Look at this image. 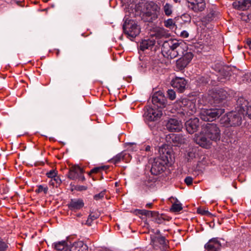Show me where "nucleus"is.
Masks as SVG:
<instances>
[{"label": "nucleus", "mask_w": 251, "mask_h": 251, "mask_svg": "<svg viewBox=\"0 0 251 251\" xmlns=\"http://www.w3.org/2000/svg\"><path fill=\"white\" fill-rule=\"evenodd\" d=\"M172 151L168 148H159V156L154 158L151 169V174L157 176L166 169V166L173 161Z\"/></svg>", "instance_id": "1"}, {"label": "nucleus", "mask_w": 251, "mask_h": 251, "mask_svg": "<svg viewBox=\"0 0 251 251\" xmlns=\"http://www.w3.org/2000/svg\"><path fill=\"white\" fill-rule=\"evenodd\" d=\"M184 46L183 43L175 39L165 41L161 48L162 54L164 57L170 59L181 56L185 51Z\"/></svg>", "instance_id": "2"}, {"label": "nucleus", "mask_w": 251, "mask_h": 251, "mask_svg": "<svg viewBox=\"0 0 251 251\" xmlns=\"http://www.w3.org/2000/svg\"><path fill=\"white\" fill-rule=\"evenodd\" d=\"M243 113L237 109L236 104L235 110L226 113L220 120L221 124L226 126H236L241 125L244 118Z\"/></svg>", "instance_id": "3"}, {"label": "nucleus", "mask_w": 251, "mask_h": 251, "mask_svg": "<svg viewBox=\"0 0 251 251\" xmlns=\"http://www.w3.org/2000/svg\"><path fill=\"white\" fill-rule=\"evenodd\" d=\"M160 9V7L153 1L146 3L145 11L142 13V20L145 22H153L158 18Z\"/></svg>", "instance_id": "4"}, {"label": "nucleus", "mask_w": 251, "mask_h": 251, "mask_svg": "<svg viewBox=\"0 0 251 251\" xmlns=\"http://www.w3.org/2000/svg\"><path fill=\"white\" fill-rule=\"evenodd\" d=\"M225 112L223 108L203 109L200 113V117L203 121L212 122Z\"/></svg>", "instance_id": "5"}, {"label": "nucleus", "mask_w": 251, "mask_h": 251, "mask_svg": "<svg viewBox=\"0 0 251 251\" xmlns=\"http://www.w3.org/2000/svg\"><path fill=\"white\" fill-rule=\"evenodd\" d=\"M177 102L181 108L179 113L183 116H190L196 112V104L192 100L185 98Z\"/></svg>", "instance_id": "6"}, {"label": "nucleus", "mask_w": 251, "mask_h": 251, "mask_svg": "<svg viewBox=\"0 0 251 251\" xmlns=\"http://www.w3.org/2000/svg\"><path fill=\"white\" fill-rule=\"evenodd\" d=\"M124 33L132 38H134L140 32L139 26L133 20L128 19L125 20L123 25Z\"/></svg>", "instance_id": "7"}, {"label": "nucleus", "mask_w": 251, "mask_h": 251, "mask_svg": "<svg viewBox=\"0 0 251 251\" xmlns=\"http://www.w3.org/2000/svg\"><path fill=\"white\" fill-rule=\"evenodd\" d=\"M203 132L212 141L217 142L221 138V131L215 124L207 123L203 128Z\"/></svg>", "instance_id": "8"}, {"label": "nucleus", "mask_w": 251, "mask_h": 251, "mask_svg": "<svg viewBox=\"0 0 251 251\" xmlns=\"http://www.w3.org/2000/svg\"><path fill=\"white\" fill-rule=\"evenodd\" d=\"M153 249L156 251H163L167 250L168 246L166 243V239L163 236H151V243Z\"/></svg>", "instance_id": "9"}, {"label": "nucleus", "mask_w": 251, "mask_h": 251, "mask_svg": "<svg viewBox=\"0 0 251 251\" xmlns=\"http://www.w3.org/2000/svg\"><path fill=\"white\" fill-rule=\"evenodd\" d=\"M237 109L243 113L244 117L247 116L251 119V104L249 105V101L243 97H239L236 100Z\"/></svg>", "instance_id": "10"}, {"label": "nucleus", "mask_w": 251, "mask_h": 251, "mask_svg": "<svg viewBox=\"0 0 251 251\" xmlns=\"http://www.w3.org/2000/svg\"><path fill=\"white\" fill-rule=\"evenodd\" d=\"M153 106L158 108H164L167 104V99L161 91H158L153 94L151 99Z\"/></svg>", "instance_id": "11"}, {"label": "nucleus", "mask_w": 251, "mask_h": 251, "mask_svg": "<svg viewBox=\"0 0 251 251\" xmlns=\"http://www.w3.org/2000/svg\"><path fill=\"white\" fill-rule=\"evenodd\" d=\"M162 109L154 107L149 108L145 113L146 119L150 121H155L159 120L162 116Z\"/></svg>", "instance_id": "12"}, {"label": "nucleus", "mask_w": 251, "mask_h": 251, "mask_svg": "<svg viewBox=\"0 0 251 251\" xmlns=\"http://www.w3.org/2000/svg\"><path fill=\"white\" fill-rule=\"evenodd\" d=\"M188 8L195 13L203 11L206 7L204 0H187Z\"/></svg>", "instance_id": "13"}, {"label": "nucleus", "mask_w": 251, "mask_h": 251, "mask_svg": "<svg viewBox=\"0 0 251 251\" xmlns=\"http://www.w3.org/2000/svg\"><path fill=\"white\" fill-rule=\"evenodd\" d=\"M194 140L197 144L206 149L210 148L212 143L211 140L207 137L203 131L199 135H196Z\"/></svg>", "instance_id": "14"}, {"label": "nucleus", "mask_w": 251, "mask_h": 251, "mask_svg": "<svg viewBox=\"0 0 251 251\" xmlns=\"http://www.w3.org/2000/svg\"><path fill=\"white\" fill-rule=\"evenodd\" d=\"M131 159V156L126 151H123L111 158L109 161L115 165L123 161L127 163Z\"/></svg>", "instance_id": "15"}, {"label": "nucleus", "mask_w": 251, "mask_h": 251, "mask_svg": "<svg viewBox=\"0 0 251 251\" xmlns=\"http://www.w3.org/2000/svg\"><path fill=\"white\" fill-rule=\"evenodd\" d=\"M166 126L170 132H179L182 127V125L180 121L175 118H171L168 120Z\"/></svg>", "instance_id": "16"}, {"label": "nucleus", "mask_w": 251, "mask_h": 251, "mask_svg": "<svg viewBox=\"0 0 251 251\" xmlns=\"http://www.w3.org/2000/svg\"><path fill=\"white\" fill-rule=\"evenodd\" d=\"M187 81L184 77H176L171 81V85L180 93H182L186 89Z\"/></svg>", "instance_id": "17"}, {"label": "nucleus", "mask_w": 251, "mask_h": 251, "mask_svg": "<svg viewBox=\"0 0 251 251\" xmlns=\"http://www.w3.org/2000/svg\"><path fill=\"white\" fill-rule=\"evenodd\" d=\"M221 247V243L218 238L210 239L204 245V248L207 251H220Z\"/></svg>", "instance_id": "18"}, {"label": "nucleus", "mask_w": 251, "mask_h": 251, "mask_svg": "<svg viewBox=\"0 0 251 251\" xmlns=\"http://www.w3.org/2000/svg\"><path fill=\"white\" fill-rule=\"evenodd\" d=\"M186 129L190 134L197 131L199 127V120L197 118L191 119L185 123Z\"/></svg>", "instance_id": "19"}, {"label": "nucleus", "mask_w": 251, "mask_h": 251, "mask_svg": "<svg viewBox=\"0 0 251 251\" xmlns=\"http://www.w3.org/2000/svg\"><path fill=\"white\" fill-rule=\"evenodd\" d=\"M84 205L83 201L81 199H72L67 204L69 209L75 212L82 208Z\"/></svg>", "instance_id": "20"}, {"label": "nucleus", "mask_w": 251, "mask_h": 251, "mask_svg": "<svg viewBox=\"0 0 251 251\" xmlns=\"http://www.w3.org/2000/svg\"><path fill=\"white\" fill-rule=\"evenodd\" d=\"M233 7L239 10H246L251 7V0H235L232 3Z\"/></svg>", "instance_id": "21"}, {"label": "nucleus", "mask_w": 251, "mask_h": 251, "mask_svg": "<svg viewBox=\"0 0 251 251\" xmlns=\"http://www.w3.org/2000/svg\"><path fill=\"white\" fill-rule=\"evenodd\" d=\"M228 96V94L226 90L220 89L218 90L217 92L213 94L212 97L215 104H220L223 100H226Z\"/></svg>", "instance_id": "22"}, {"label": "nucleus", "mask_w": 251, "mask_h": 251, "mask_svg": "<svg viewBox=\"0 0 251 251\" xmlns=\"http://www.w3.org/2000/svg\"><path fill=\"white\" fill-rule=\"evenodd\" d=\"M84 173L82 168L79 166L75 165L71 168L67 174L68 177L72 180L77 179L79 175Z\"/></svg>", "instance_id": "23"}, {"label": "nucleus", "mask_w": 251, "mask_h": 251, "mask_svg": "<svg viewBox=\"0 0 251 251\" xmlns=\"http://www.w3.org/2000/svg\"><path fill=\"white\" fill-rule=\"evenodd\" d=\"M155 43L153 39H147L142 40L140 44L139 49L142 51L146 50H151Z\"/></svg>", "instance_id": "24"}, {"label": "nucleus", "mask_w": 251, "mask_h": 251, "mask_svg": "<svg viewBox=\"0 0 251 251\" xmlns=\"http://www.w3.org/2000/svg\"><path fill=\"white\" fill-rule=\"evenodd\" d=\"M170 138L174 144V146H178L179 145L183 144L186 142V139L185 136L181 134H172Z\"/></svg>", "instance_id": "25"}, {"label": "nucleus", "mask_w": 251, "mask_h": 251, "mask_svg": "<svg viewBox=\"0 0 251 251\" xmlns=\"http://www.w3.org/2000/svg\"><path fill=\"white\" fill-rule=\"evenodd\" d=\"M52 248L57 251H67L69 249L68 242L62 240L54 242L52 244Z\"/></svg>", "instance_id": "26"}, {"label": "nucleus", "mask_w": 251, "mask_h": 251, "mask_svg": "<svg viewBox=\"0 0 251 251\" xmlns=\"http://www.w3.org/2000/svg\"><path fill=\"white\" fill-rule=\"evenodd\" d=\"M70 251H88V247L83 242L77 241L73 244Z\"/></svg>", "instance_id": "27"}, {"label": "nucleus", "mask_w": 251, "mask_h": 251, "mask_svg": "<svg viewBox=\"0 0 251 251\" xmlns=\"http://www.w3.org/2000/svg\"><path fill=\"white\" fill-rule=\"evenodd\" d=\"M100 216V215L99 213H95V212H91L87 220L86 221L85 224L88 226H91L92 225V224L93 222L97 219Z\"/></svg>", "instance_id": "28"}, {"label": "nucleus", "mask_w": 251, "mask_h": 251, "mask_svg": "<svg viewBox=\"0 0 251 251\" xmlns=\"http://www.w3.org/2000/svg\"><path fill=\"white\" fill-rule=\"evenodd\" d=\"M173 6L172 4L169 3H166L163 7V9L164 13L167 16H170L173 13Z\"/></svg>", "instance_id": "29"}, {"label": "nucleus", "mask_w": 251, "mask_h": 251, "mask_svg": "<svg viewBox=\"0 0 251 251\" xmlns=\"http://www.w3.org/2000/svg\"><path fill=\"white\" fill-rule=\"evenodd\" d=\"M176 67L179 70L184 69L189 64L188 61L185 60L182 57L180 58L176 61Z\"/></svg>", "instance_id": "30"}, {"label": "nucleus", "mask_w": 251, "mask_h": 251, "mask_svg": "<svg viewBox=\"0 0 251 251\" xmlns=\"http://www.w3.org/2000/svg\"><path fill=\"white\" fill-rule=\"evenodd\" d=\"M108 168L109 167L108 166H100V167H95L90 171V172H89L88 175L90 176H91V174H92L101 173L102 172V171L107 170V169H108Z\"/></svg>", "instance_id": "31"}, {"label": "nucleus", "mask_w": 251, "mask_h": 251, "mask_svg": "<svg viewBox=\"0 0 251 251\" xmlns=\"http://www.w3.org/2000/svg\"><path fill=\"white\" fill-rule=\"evenodd\" d=\"M57 173L54 170H51L50 172L47 173L46 176L48 177L52 178L50 182V184L54 186V180H56L55 177H56Z\"/></svg>", "instance_id": "32"}, {"label": "nucleus", "mask_w": 251, "mask_h": 251, "mask_svg": "<svg viewBox=\"0 0 251 251\" xmlns=\"http://www.w3.org/2000/svg\"><path fill=\"white\" fill-rule=\"evenodd\" d=\"M8 248V243L5 242L1 237H0V251H6Z\"/></svg>", "instance_id": "33"}, {"label": "nucleus", "mask_w": 251, "mask_h": 251, "mask_svg": "<svg viewBox=\"0 0 251 251\" xmlns=\"http://www.w3.org/2000/svg\"><path fill=\"white\" fill-rule=\"evenodd\" d=\"M182 209L181 203H173L171 207V211L174 212H178Z\"/></svg>", "instance_id": "34"}, {"label": "nucleus", "mask_w": 251, "mask_h": 251, "mask_svg": "<svg viewBox=\"0 0 251 251\" xmlns=\"http://www.w3.org/2000/svg\"><path fill=\"white\" fill-rule=\"evenodd\" d=\"M182 58L189 63L193 58V54L191 52H186L185 54H183Z\"/></svg>", "instance_id": "35"}, {"label": "nucleus", "mask_w": 251, "mask_h": 251, "mask_svg": "<svg viewBox=\"0 0 251 251\" xmlns=\"http://www.w3.org/2000/svg\"><path fill=\"white\" fill-rule=\"evenodd\" d=\"M106 192V191L104 190L100 192V193L95 195L93 197L94 199L97 201L102 200L105 195Z\"/></svg>", "instance_id": "36"}, {"label": "nucleus", "mask_w": 251, "mask_h": 251, "mask_svg": "<svg viewBox=\"0 0 251 251\" xmlns=\"http://www.w3.org/2000/svg\"><path fill=\"white\" fill-rule=\"evenodd\" d=\"M38 188L35 190V192L37 193H40L42 192L44 194H46L48 191V188L47 186H44L43 185H40L37 186Z\"/></svg>", "instance_id": "37"}, {"label": "nucleus", "mask_w": 251, "mask_h": 251, "mask_svg": "<svg viewBox=\"0 0 251 251\" xmlns=\"http://www.w3.org/2000/svg\"><path fill=\"white\" fill-rule=\"evenodd\" d=\"M161 215H160L157 211H151V213L150 214V217H151L152 221L155 222L158 218L160 217Z\"/></svg>", "instance_id": "38"}, {"label": "nucleus", "mask_w": 251, "mask_h": 251, "mask_svg": "<svg viewBox=\"0 0 251 251\" xmlns=\"http://www.w3.org/2000/svg\"><path fill=\"white\" fill-rule=\"evenodd\" d=\"M167 95L168 98L171 100H174L176 99V92L173 90H168L167 91Z\"/></svg>", "instance_id": "39"}, {"label": "nucleus", "mask_w": 251, "mask_h": 251, "mask_svg": "<svg viewBox=\"0 0 251 251\" xmlns=\"http://www.w3.org/2000/svg\"><path fill=\"white\" fill-rule=\"evenodd\" d=\"M197 212L199 214H201L202 215L209 216V215H211V213L208 210L201 209V208H198L197 209Z\"/></svg>", "instance_id": "40"}, {"label": "nucleus", "mask_w": 251, "mask_h": 251, "mask_svg": "<svg viewBox=\"0 0 251 251\" xmlns=\"http://www.w3.org/2000/svg\"><path fill=\"white\" fill-rule=\"evenodd\" d=\"M139 213L142 215H144L149 218L150 214L151 213V211L146 209H142L139 210Z\"/></svg>", "instance_id": "41"}, {"label": "nucleus", "mask_w": 251, "mask_h": 251, "mask_svg": "<svg viewBox=\"0 0 251 251\" xmlns=\"http://www.w3.org/2000/svg\"><path fill=\"white\" fill-rule=\"evenodd\" d=\"M174 25L173 20L172 19H168L165 22V26L167 27H170Z\"/></svg>", "instance_id": "42"}, {"label": "nucleus", "mask_w": 251, "mask_h": 251, "mask_svg": "<svg viewBox=\"0 0 251 251\" xmlns=\"http://www.w3.org/2000/svg\"><path fill=\"white\" fill-rule=\"evenodd\" d=\"M184 182L188 185L190 186L192 184L193 178L191 176H187L184 179Z\"/></svg>", "instance_id": "43"}, {"label": "nucleus", "mask_w": 251, "mask_h": 251, "mask_svg": "<svg viewBox=\"0 0 251 251\" xmlns=\"http://www.w3.org/2000/svg\"><path fill=\"white\" fill-rule=\"evenodd\" d=\"M156 36L159 38H161L165 36V32L162 29L158 30L156 33Z\"/></svg>", "instance_id": "44"}, {"label": "nucleus", "mask_w": 251, "mask_h": 251, "mask_svg": "<svg viewBox=\"0 0 251 251\" xmlns=\"http://www.w3.org/2000/svg\"><path fill=\"white\" fill-rule=\"evenodd\" d=\"M87 187L85 186L79 185L76 187L75 189L78 191H83L87 190Z\"/></svg>", "instance_id": "45"}, {"label": "nucleus", "mask_w": 251, "mask_h": 251, "mask_svg": "<svg viewBox=\"0 0 251 251\" xmlns=\"http://www.w3.org/2000/svg\"><path fill=\"white\" fill-rule=\"evenodd\" d=\"M165 220L164 218L162 217V215H161L160 217L158 218L157 220L155 222V223L158 224H161L163 223V221Z\"/></svg>", "instance_id": "46"}, {"label": "nucleus", "mask_w": 251, "mask_h": 251, "mask_svg": "<svg viewBox=\"0 0 251 251\" xmlns=\"http://www.w3.org/2000/svg\"><path fill=\"white\" fill-rule=\"evenodd\" d=\"M181 36L183 38H187L189 36V33L186 31H183L181 33Z\"/></svg>", "instance_id": "47"}, {"label": "nucleus", "mask_w": 251, "mask_h": 251, "mask_svg": "<svg viewBox=\"0 0 251 251\" xmlns=\"http://www.w3.org/2000/svg\"><path fill=\"white\" fill-rule=\"evenodd\" d=\"M246 48H249L251 49V39H248L247 41L246 44Z\"/></svg>", "instance_id": "48"}, {"label": "nucleus", "mask_w": 251, "mask_h": 251, "mask_svg": "<svg viewBox=\"0 0 251 251\" xmlns=\"http://www.w3.org/2000/svg\"><path fill=\"white\" fill-rule=\"evenodd\" d=\"M77 178L82 181H84L85 180V177L83 175V173H82L81 175H79Z\"/></svg>", "instance_id": "49"}, {"label": "nucleus", "mask_w": 251, "mask_h": 251, "mask_svg": "<svg viewBox=\"0 0 251 251\" xmlns=\"http://www.w3.org/2000/svg\"><path fill=\"white\" fill-rule=\"evenodd\" d=\"M199 79L200 81L201 80L202 81V83H207L208 82V81L206 79H205L204 77H201L199 78Z\"/></svg>", "instance_id": "50"}, {"label": "nucleus", "mask_w": 251, "mask_h": 251, "mask_svg": "<svg viewBox=\"0 0 251 251\" xmlns=\"http://www.w3.org/2000/svg\"><path fill=\"white\" fill-rule=\"evenodd\" d=\"M152 203H147L146 205V208H152Z\"/></svg>", "instance_id": "51"}, {"label": "nucleus", "mask_w": 251, "mask_h": 251, "mask_svg": "<svg viewBox=\"0 0 251 251\" xmlns=\"http://www.w3.org/2000/svg\"><path fill=\"white\" fill-rule=\"evenodd\" d=\"M151 147L150 146H147L145 148V151H150L151 150Z\"/></svg>", "instance_id": "52"}, {"label": "nucleus", "mask_w": 251, "mask_h": 251, "mask_svg": "<svg viewBox=\"0 0 251 251\" xmlns=\"http://www.w3.org/2000/svg\"><path fill=\"white\" fill-rule=\"evenodd\" d=\"M55 51H56V55L58 56L59 55V53H60V50L58 49H56L55 50Z\"/></svg>", "instance_id": "53"}, {"label": "nucleus", "mask_w": 251, "mask_h": 251, "mask_svg": "<svg viewBox=\"0 0 251 251\" xmlns=\"http://www.w3.org/2000/svg\"><path fill=\"white\" fill-rule=\"evenodd\" d=\"M173 1H174L175 3H177V2L180 3V0H173Z\"/></svg>", "instance_id": "54"}, {"label": "nucleus", "mask_w": 251, "mask_h": 251, "mask_svg": "<svg viewBox=\"0 0 251 251\" xmlns=\"http://www.w3.org/2000/svg\"><path fill=\"white\" fill-rule=\"evenodd\" d=\"M160 233V230H157L156 232V234H159Z\"/></svg>", "instance_id": "55"}, {"label": "nucleus", "mask_w": 251, "mask_h": 251, "mask_svg": "<svg viewBox=\"0 0 251 251\" xmlns=\"http://www.w3.org/2000/svg\"><path fill=\"white\" fill-rule=\"evenodd\" d=\"M192 154V153H191V152L188 153V155H189V156H190V154Z\"/></svg>", "instance_id": "56"}, {"label": "nucleus", "mask_w": 251, "mask_h": 251, "mask_svg": "<svg viewBox=\"0 0 251 251\" xmlns=\"http://www.w3.org/2000/svg\"><path fill=\"white\" fill-rule=\"evenodd\" d=\"M16 3L19 4V3H20V1H16Z\"/></svg>", "instance_id": "57"}]
</instances>
